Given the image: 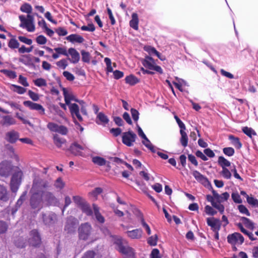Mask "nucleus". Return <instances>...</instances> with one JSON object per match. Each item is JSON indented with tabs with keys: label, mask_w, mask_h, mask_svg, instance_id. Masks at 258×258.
<instances>
[{
	"label": "nucleus",
	"mask_w": 258,
	"mask_h": 258,
	"mask_svg": "<svg viewBox=\"0 0 258 258\" xmlns=\"http://www.w3.org/2000/svg\"><path fill=\"white\" fill-rule=\"evenodd\" d=\"M20 10L24 13H27V17L24 15L19 16L21 23L20 27L26 29L28 32H33L35 30L34 18L33 15H30L32 11L31 6L25 3L21 6Z\"/></svg>",
	"instance_id": "obj_1"
},
{
	"label": "nucleus",
	"mask_w": 258,
	"mask_h": 258,
	"mask_svg": "<svg viewBox=\"0 0 258 258\" xmlns=\"http://www.w3.org/2000/svg\"><path fill=\"white\" fill-rule=\"evenodd\" d=\"M42 181L35 179L31 189L32 196L30 198V206L32 209L39 210L43 206L41 194Z\"/></svg>",
	"instance_id": "obj_2"
},
{
	"label": "nucleus",
	"mask_w": 258,
	"mask_h": 258,
	"mask_svg": "<svg viewBox=\"0 0 258 258\" xmlns=\"http://www.w3.org/2000/svg\"><path fill=\"white\" fill-rule=\"evenodd\" d=\"M115 243L117 245L118 250L124 255V258H135L134 250L128 246L125 240L118 238L116 239Z\"/></svg>",
	"instance_id": "obj_3"
},
{
	"label": "nucleus",
	"mask_w": 258,
	"mask_h": 258,
	"mask_svg": "<svg viewBox=\"0 0 258 258\" xmlns=\"http://www.w3.org/2000/svg\"><path fill=\"white\" fill-rule=\"evenodd\" d=\"M228 242L233 245L234 250H236V245H241L244 242V237L239 233L234 232L232 234H229L227 237Z\"/></svg>",
	"instance_id": "obj_4"
},
{
	"label": "nucleus",
	"mask_w": 258,
	"mask_h": 258,
	"mask_svg": "<svg viewBox=\"0 0 258 258\" xmlns=\"http://www.w3.org/2000/svg\"><path fill=\"white\" fill-rule=\"evenodd\" d=\"M92 230V227L89 223L81 224L78 229L79 238L83 240H87L91 235Z\"/></svg>",
	"instance_id": "obj_5"
},
{
	"label": "nucleus",
	"mask_w": 258,
	"mask_h": 258,
	"mask_svg": "<svg viewBox=\"0 0 258 258\" xmlns=\"http://www.w3.org/2000/svg\"><path fill=\"white\" fill-rule=\"evenodd\" d=\"M142 63L145 68L149 70L155 71L161 74H163L162 68L160 66H156L154 59L150 56H146L143 60Z\"/></svg>",
	"instance_id": "obj_6"
},
{
	"label": "nucleus",
	"mask_w": 258,
	"mask_h": 258,
	"mask_svg": "<svg viewBox=\"0 0 258 258\" xmlns=\"http://www.w3.org/2000/svg\"><path fill=\"white\" fill-rule=\"evenodd\" d=\"M88 150V148L86 145H81L77 142H74L70 147L71 152L75 156H84L83 151H87Z\"/></svg>",
	"instance_id": "obj_7"
},
{
	"label": "nucleus",
	"mask_w": 258,
	"mask_h": 258,
	"mask_svg": "<svg viewBox=\"0 0 258 258\" xmlns=\"http://www.w3.org/2000/svg\"><path fill=\"white\" fill-rule=\"evenodd\" d=\"M23 173L21 170L16 171L12 177L10 186L13 192H16L21 182Z\"/></svg>",
	"instance_id": "obj_8"
},
{
	"label": "nucleus",
	"mask_w": 258,
	"mask_h": 258,
	"mask_svg": "<svg viewBox=\"0 0 258 258\" xmlns=\"http://www.w3.org/2000/svg\"><path fill=\"white\" fill-rule=\"evenodd\" d=\"M137 138V135L133 131H129L122 134V142L126 146L131 147Z\"/></svg>",
	"instance_id": "obj_9"
},
{
	"label": "nucleus",
	"mask_w": 258,
	"mask_h": 258,
	"mask_svg": "<svg viewBox=\"0 0 258 258\" xmlns=\"http://www.w3.org/2000/svg\"><path fill=\"white\" fill-rule=\"evenodd\" d=\"M42 184L41 194L44 200L50 205L57 206L59 203L58 200L52 193L48 191H44L43 188L44 187V184L42 182Z\"/></svg>",
	"instance_id": "obj_10"
},
{
	"label": "nucleus",
	"mask_w": 258,
	"mask_h": 258,
	"mask_svg": "<svg viewBox=\"0 0 258 258\" xmlns=\"http://www.w3.org/2000/svg\"><path fill=\"white\" fill-rule=\"evenodd\" d=\"M42 217L45 225L50 226L54 224L57 221L56 215L52 212L42 214Z\"/></svg>",
	"instance_id": "obj_11"
},
{
	"label": "nucleus",
	"mask_w": 258,
	"mask_h": 258,
	"mask_svg": "<svg viewBox=\"0 0 258 258\" xmlns=\"http://www.w3.org/2000/svg\"><path fill=\"white\" fill-rule=\"evenodd\" d=\"M207 225L211 227L213 231H219L221 228V221L219 219L214 217L207 218L206 219Z\"/></svg>",
	"instance_id": "obj_12"
},
{
	"label": "nucleus",
	"mask_w": 258,
	"mask_h": 258,
	"mask_svg": "<svg viewBox=\"0 0 258 258\" xmlns=\"http://www.w3.org/2000/svg\"><path fill=\"white\" fill-rule=\"evenodd\" d=\"M29 242L32 246H36L41 243L40 235L36 230H33L30 232Z\"/></svg>",
	"instance_id": "obj_13"
},
{
	"label": "nucleus",
	"mask_w": 258,
	"mask_h": 258,
	"mask_svg": "<svg viewBox=\"0 0 258 258\" xmlns=\"http://www.w3.org/2000/svg\"><path fill=\"white\" fill-rule=\"evenodd\" d=\"M23 104L30 109L38 111L41 114H45V109L39 104L34 103L31 101H25L23 102Z\"/></svg>",
	"instance_id": "obj_14"
},
{
	"label": "nucleus",
	"mask_w": 258,
	"mask_h": 258,
	"mask_svg": "<svg viewBox=\"0 0 258 258\" xmlns=\"http://www.w3.org/2000/svg\"><path fill=\"white\" fill-rule=\"evenodd\" d=\"M78 224V220L70 216L68 218L66 224L65 225L64 229L68 232L71 233L74 231L75 226Z\"/></svg>",
	"instance_id": "obj_15"
},
{
	"label": "nucleus",
	"mask_w": 258,
	"mask_h": 258,
	"mask_svg": "<svg viewBox=\"0 0 258 258\" xmlns=\"http://www.w3.org/2000/svg\"><path fill=\"white\" fill-rule=\"evenodd\" d=\"M12 169L11 164L7 161H3L0 163V175L3 176H8Z\"/></svg>",
	"instance_id": "obj_16"
},
{
	"label": "nucleus",
	"mask_w": 258,
	"mask_h": 258,
	"mask_svg": "<svg viewBox=\"0 0 258 258\" xmlns=\"http://www.w3.org/2000/svg\"><path fill=\"white\" fill-rule=\"evenodd\" d=\"M71 114L72 117L75 119V117L80 121H83V118L80 114V109L78 105L76 103H72L69 106Z\"/></svg>",
	"instance_id": "obj_17"
},
{
	"label": "nucleus",
	"mask_w": 258,
	"mask_h": 258,
	"mask_svg": "<svg viewBox=\"0 0 258 258\" xmlns=\"http://www.w3.org/2000/svg\"><path fill=\"white\" fill-rule=\"evenodd\" d=\"M19 133L14 130L10 131L6 134L5 139L11 143H15L19 139Z\"/></svg>",
	"instance_id": "obj_18"
},
{
	"label": "nucleus",
	"mask_w": 258,
	"mask_h": 258,
	"mask_svg": "<svg viewBox=\"0 0 258 258\" xmlns=\"http://www.w3.org/2000/svg\"><path fill=\"white\" fill-rule=\"evenodd\" d=\"M127 236L131 239H140L143 236V230L141 229H136L126 232Z\"/></svg>",
	"instance_id": "obj_19"
},
{
	"label": "nucleus",
	"mask_w": 258,
	"mask_h": 258,
	"mask_svg": "<svg viewBox=\"0 0 258 258\" xmlns=\"http://www.w3.org/2000/svg\"><path fill=\"white\" fill-rule=\"evenodd\" d=\"M55 53H52V57L54 59H57L60 55L68 56V53L66 47H55L54 48Z\"/></svg>",
	"instance_id": "obj_20"
},
{
	"label": "nucleus",
	"mask_w": 258,
	"mask_h": 258,
	"mask_svg": "<svg viewBox=\"0 0 258 258\" xmlns=\"http://www.w3.org/2000/svg\"><path fill=\"white\" fill-rule=\"evenodd\" d=\"M68 53L71 56V59H70L71 62L76 63L79 61L80 58L79 53L75 48H69Z\"/></svg>",
	"instance_id": "obj_21"
},
{
	"label": "nucleus",
	"mask_w": 258,
	"mask_h": 258,
	"mask_svg": "<svg viewBox=\"0 0 258 258\" xmlns=\"http://www.w3.org/2000/svg\"><path fill=\"white\" fill-rule=\"evenodd\" d=\"M192 175L195 179L199 182L206 184L208 182V180L206 177L202 175L200 172L197 170H194L192 171Z\"/></svg>",
	"instance_id": "obj_22"
},
{
	"label": "nucleus",
	"mask_w": 258,
	"mask_h": 258,
	"mask_svg": "<svg viewBox=\"0 0 258 258\" xmlns=\"http://www.w3.org/2000/svg\"><path fill=\"white\" fill-rule=\"evenodd\" d=\"M2 118L0 123L2 125L10 126L16 124V120L10 115L3 116Z\"/></svg>",
	"instance_id": "obj_23"
},
{
	"label": "nucleus",
	"mask_w": 258,
	"mask_h": 258,
	"mask_svg": "<svg viewBox=\"0 0 258 258\" xmlns=\"http://www.w3.org/2000/svg\"><path fill=\"white\" fill-rule=\"evenodd\" d=\"M63 95L66 104L69 105V106L71 104L70 103L71 101H78V100L75 98V96L72 94L68 93L65 88H63Z\"/></svg>",
	"instance_id": "obj_24"
},
{
	"label": "nucleus",
	"mask_w": 258,
	"mask_h": 258,
	"mask_svg": "<svg viewBox=\"0 0 258 258\" xmlns=\"http://www.w3.org/2000/svg\"><path fill=\"white\" fill-rule=\"evenodd\" d=\"M6 152L8 155L17 161H19V158L18 154L15 152L14 148L11 145H8L6 146Z\"/></svg>",
	"instance_id": "obj_25"
},
{
	"label": "nucleus",
	"mask_w": 258,
	"mask_h": 258,
	"mask_svg": "<svg viewBox=\"0 0 258 258\" xmlns=\"http://www.w3.org/2000/svg\"><path fill=\"white\" fill-rule=\"evenodd\" d=\"M66 39L67 40L73 43L77 42L81 43L83 42L84 41V39L83 38V37L78 34H76L70 35L69 36L67 37Z\"/></svg>",
	"instance_id": "obj_26"
},
{
	"label": "nucleus",
	"mask_w": 258,
	"mask_h": 258,
	"mask_svg": "<svg viewBox=\"0 0 258 258\" xmlns=\"http://www.w3.org/2000/svg\"><path fill=\"white\" fill-rule=\"evenodd\" d=\"M139 18L137 13H134L132 15V19L130 21V26L134 29L138 30Z\"/></svg>",
	"instance_id": "obj_27"
},
{
	"label": "nucleus",
	"mask_w": 258,
	"mask_h": 258,
	"mask_svg": "<svg viewBox=\"0 0 258 258\" xmlns=\"http://www.w3.org/2000/svg\"><path fill=\"white\" fill-rule=\"evenodd\" d=\"M94 214L97 220L101 223H103L105 222V219L99 212V208L95 204L93 205Z\"/></svg>",
	"instance_id": "obj_28"
},
{
	"label": "nucleus",
	"mask_w": 258,
	"mask_h": 258,
	"mask_svg": "<svg viewBox=\"0 0 258 258\" xmlns=\"http://www.w3.org/2000/svg\"><path fill=\"white\" fill-rule=\"evenodd\" d=\"M237 227L240 229V231L242 232L245 235L248 236L249 238L252 240H255L256 239V238L254 237V235L252 232H248L247 230H246L245 228H244L242 224L241 223H239L237 224Z\"/></svg>",
	"instance_id": "obj_29"
},
{
	"label": "nucleus",
	"mask_w": 258,
	"mask_h": 258,
	"mask_svg": "<svg viewBox=\"0 0 258 258\" xmlns=\"http://www.w3.org/2000/svg\"><path fill=\"white\" fill-rule=\"evenodd\" d=\"M240 221L245 226V227L251 230H253L254 228V223L248 218L244 217L240 218Z\"/></svg>",
	"instance_id": "obj_30"
},
{
	"label": "nucleus",
	"mask_w": 258,
	"mask_h": 258,
	"mask_svg": "<svg viewBox=\"0 0 258 258\" xmlns=\"http://www.w3.org/2000/svg\"><path fill=\"white\" fill-rule=\"evenodd\" d=\"M218 164L221 167L222 169H223V167L227 168L228 167H231V162L229 161L228 160L225 159L223 156H219L218 159Z\"/></svg>",
	"instance_id": "obj_31"
},
{
	"label": "nucleus",
	"mask_w": 258,
	"mask_h": 258,
	"mask_svg": "<svg viewBox=\"0 0 258 258\" xmlns=\"http://www.w3.org/2000/svg\"><path fill=\"white\" fill-rule=\"evenodd\" d=\"M232 172L231 171V167L230 169L227 168L223 167L222 170L220 172V175L226 179H230L232 177Z\"/></svg>",
	"instance_id": "obj_32"
},
{
	"label": "nucleus",
	"mask_w": 258,
	"mask_h": 258,
	"mask_svg": "<svg viewBox=\"0 0 258 258\" xmlns=\"http://www.w3.org/2000/svg\"><path fill=\"white\" fill-rule=\"evenodd\" d=\"M185 130H180V134L181 135L180 142L182 146L184 147H186L188 144V137L185 132Z\"/></svg>",
	"instance_id": "obj_33"
},
{
	"label": "nucleus",
	"mask_w": 258,
	"mask_h": 258,
	"mask_svg": "<svg viewBox=\"0 0 258 258\" xmlns=\"http://www.w3.org/2000/svg\"><path fill=\"white\" fill-rule=\"evenodd\" d=\"M0 200L6 202L9 200L7 189L2 185H0Z\"/></svg>",
	"instance_id": "obj_34"
},
{
	"label": "nucleus",
	"mask_w": 258,
	"mask_h": 258,
	"mask_svg": "<svg viewBox=\"0 0 258 258\" xmlns=\"http://www.w3.org/2000/svg\"><path fill=\"white\" fill-rule=\"evenodd\" d=\"M97 119L100 121V122L98 121H97L98 124H105L109 122V119L107 116L102 112H99L98 114Z\"/></svg>",
	"instance_id": "obj_35"
},
{
	"label": "nucleus",
	"mask_w": 258,
	"mask_h": 258,
	"mask_svg": "<svg viewBox=\"0 0 258 258\" xmlns=\"http://www.w3.org/2000/svg\"><path fill=\"white\" fill-rule=\"evenodd\" d=\"M125 82L130 85H134L139 82V80L134 75H130L125 77Z\"/></svg>",
	"instance_id": "obj_36"
},
{
	"label": "nucleus",
	"mask_w": 258,
	"mask_h": 258,
	"mask_svg": "<svg viewBox=\"0 0 258 258\" xmlns=\"http://www.w3.org/2000/svg\"><path fill=\"white\" fill-rule=\"evenodd\" d=\"M228 138L231 141L232 144L235 147V148L240 149L242 145L238 138L235 137L233 135H230Z\"/></svg>",
	"instance_id": "obj_37"
},
{
	"label": "nucleus",
	"mask_w": 258,
	"mask_h": 258,
	"mask_svg": "<svg viewBox=\"0 0 258 258\" xmlns=\"http://www.w3.org/2000/svg\"><path fill=\"white\" fill-rule=\"evenodd\" d=\"M54 143L58 148H61L63 144L66 143V140L64 139L60 138L57 136H54L53 138Z\"/></svg>",
	"instance_id": "obj_38"
},
{
	"label": "nucleus",
	"mask_w": 258,
	"mask_h": 258,
	"mask_svg": "<svg viewBox=\"0 0 258 258\" xmlns=\"http://www.w3.org/2000/svg\"><path fill=\"white\" fill-rule=\"evenodd\" d=\"M242 132L250 138H252V136H256V132L250 127L247 126L243 127L242 129Z\"/></svg>",
	"instance_id": "obj_39"
},
{
	"label": "nucleus",
	"mask_w": 258,
	"mask_h": 258,
	"mask_svg": "<svg viewBox=\"0 0 258 258\" xmlns=\"http://www.w3.org/2000/svg\"><path fill=\"white\" fill-rule=\"evenodd\" d=\"M92 161L94 164H97L99 166H103L105 165L106 160L100 157L95 156L92 158Z\"/></svg>",
	"instance_id": "obj_40"
},
{
	"label": "nucleus",
	"mask_w": 258,
	"mask_h": 258,
	"mask_svg": "<svg viewBox=\"0 0 258 258\" xmlns=\"http://www.w3.org/2000/svg\"><path fill=\"white\" fill-rule=\"evenodd\" d=\"M142 143L151 152L153 153L156 152L155 147L152 144L148 138H146L145 140L144 139V140L142 141Z\"/></svg>",
	"instance_id": "obj_41"
},
{
	"label": "nucleus",
	"mask_w": 258,
	"mask_h": 258,
	"mask_svg": "<svg viewBox=\"0 0 258 258\" xmlns=\"http://www.w3.org/2000/svg\"><path fill=\"white\" fill-rule=\"evenodd\" d=\"M20 44L15 38H11L9 43L8 46L11 49L19 48Z\"/></svg>",
	"instance_id": "obj_42"
},
{
	"label": "nucleus",
	"mask_w": 258,
	"mask_h": 258,
	"mask_svg": "<svg viewBox=\"0 0 258 258\" xmlns=\"http://www.w3.org/2000/svg\"><path fill=\"white\" fill-rule=\"evenodd\" d=\"M60 126V125H58L57 124L53 123V122H49L47 125V128L50 131L53 132H56V133L58 132V131L59 129Z\"/></svg>",
	"instance_id": "obj_43"
},
{
	"label": "nucleus",
	"mask_w": 258,
	"mask_h": 258,
	"mask_svg": "<svg viewBox=\"0 0 258 258\" xmlns=\"http://www.w3.org/2000/svg\"><path fill=\"white\" fill-rule=\"evenodd\" d=\"M12 88L14 92L19 94H23L26 92V89L16 85H12Z\"/></svg>",
	"instance_id": "obj_44"
},
{
	"label": "nucleus",
	"mask_w": 258,
	"mask_h": 258,
	"mask_svg": "<svg viewBox=\"0 0 258 258\" xmlns=\"http://www.w3.org/2000/svg\"><path fill=\"white\" fill-rule=\"evenodd\" d=\"M73 200L80 208L86 202L84 199L78 196H74Z\"/></svg>",
	"instance_id": "obj_45"
},
{
	"label": "nucleus",
	"mask_w": 258,
	"mask_h": 258,
	"mask_svg": "<svg viewBox=\"0 0 258 258\" xmlns=\"http://www.w3.org/2000/svg\"><path fill=\"white\" fill-rule=\"evenodd\" d=\"M80 208L82 209L83 212L86 213L87 215H92V211L87 202H86Z\"/></svg>",
	"instance_id": "obj_46"
},
{
	"label": "nucleus",
	"mask_w": 258,
	"mask_h": 258,
	"mask_svg": "<svg viewBox=\"0 0 258 258\" xmlns=\"http://www.w3.org/2000/svg\"><path fill=\"white\" fill-rule=\"evenodd\" d=\"M34 84L39 87L47 86L46 81L43 78H38L34 81Z\"/></svg>",
	"instance_id": "obj_47"
},
{
	"label": "nucleus",
	"mask_w": 258,
	"mask_h": 258,
	"mask_svg": "<svg viewBox=\"0 0 258 258\" xmlns=\"http://www.w3.org/2000/svg\"><path fill=\"white\" fill-rule=\"evenodd\" d=\"M82 59L85 62H89L90 60V55L88 52L85 50L81 51Z\"/></svg>",
	"instance_id": "obj_48"
},
{
	"label": "nucleus",
	"mask_w": 258,
	"mask_h": 258,
	"mask_svg": "<svg viewBox=\"0 0 258 258\" xmlns=\"http://www.w3.org/2000/svg\"><path fill=\"white\" fill-rule=\"evenodd\" d=\"M56 66L63 70L65 69L68 65L67 60L66 59H62L56 62Z\"/></svg>",
	"instance_id": "obj_49"
},
{
	"label": "nucleus",
	"mask_w": 258,
	"mask_h": 258,
	"mask_svg": "<svg viewBox=\"0 0 258 258\" xmlns=\"http://www.w3.org/2000/svg\"><path fill=\"white\" fill-rule=\"evenodd\" d=\"M158 236L157 235L150 237L148 240V243L152 246H155L157 244Z\"/></svg>",
	"instance_id": "obj_50"
},
{
	"label": "nucleus",
	"mask_w": 258,
	"mask_h": 258,
	"mask_svg": "<svg viewBox=\"0 0 258 258\" xmlns=\"http://www.w3.org/2000/svg\"><path fill=\"white\" fill-rule=\"evenodd\" d=\"M81 29L82 31H87L89 32H93L95 30V27L93 23H90L87 26H83Z\"/></svg>",
	"instance_id": "obj_51"
},
{
	"label": "nucleus",
	"mask_w": 258,
	"mask_h": 258,
	"mask_svg": "<svg viewBox=\"0 0 258 258\" xmlns=\"http://www.w3.org/2000/svg\"><path fill=\"white\" fill-rule=\"evenodd\" d=\"M246 200L249 204L258 207V200L257 199L247 196Z\"/></svg>",
	"instance_id": "obj_52"
},
{
	"label": "nucleus",
	"mask_w": 258,
	"mask_h": 258,
	"mask_svg": "<svg viewBox=\"0 0 258 258\" xmlns=\"http://www.w3.org/2000/svg\"><path fill=\"white\" fill-rule=\"evenodd\" d=\"M223 153L228 156H232L235 153L234 149L232 147H226L223 149Z\"/></svg>",
	"instance_id": "obj_53"
},
{
	"label": "nucleus",
	"mask_w": 258,
	"mask_h": 258,
	"mask_svg": "<svg viewBox=\"0 0 258 258\" xmlns=\"http://www.w3.org/2000/svg\"><path fill=\"white\" fill-rule=\"evenodd\" d=\"M205 212L207 215L214 216L217 213V211H215L212 207L207 205L205 208Z\"/></svg>",
	"instance_id": "obj_54"
},
{
	"label": "nucleus",
	"mask_w": 258,
	"mask_h": 258,
	"mask_svg": "<svg viewBox=\"0 0 258 258\" xmlns=\"http://www.w3.org/2000/svg\"><path fill=\"white\" fill-rule=\"evenodd\" d=\"M1 72H3L4 74H5L8 77H9L12 79H14L17 77L16 73L13 71H10V70H2Z\"/></svg>",
	"instance_id": "obj_55"
},
{
	"label": "nucleus",
	"mask_w": 258,
	"mask_h": 258,
	"mask_svg": "<svg viewBox=\"0 0 258 258\" xmlns=\"http://www.w3.org/2000/svg\"><path fill=\"white\" fill-rule=\"evenodd\" d=\"M231 197L233 201L238 204L242 203V200L238 192H233L232 194Z\"/></svg>",
	"instance_id": "obj_56"
},
{
	"label": "nucleus",
	"mask_w": 258,
	"mask_h": 258,
	"mask_svg": "<svg viewBox=\"0 0 258 258\" xmlns=\"http://www.w3.org/2000/svg\"><path fill=\"white\" fill-rule=\"evenodd\" d=\"M238 209L239 212L246 216H249L250 214L248 211V209L243 205H240L238 206Z\"/></svg>",
	"instance_id": "obj_57"
},
{
	"label": "nucleus",
	"mask_w": 258,
	"mask_h": 258,
	"mask_svg": "<svg viewBox=\"0 0 258 258\" xmlns=\"http://www.w3.org/2000/svg\"><path fill=\"white\" fill-rule=\"evenodd\" d=\"M231 171L233 173L234 177L240 180V181H242L243 179L241 177V176L237 173V169L236 168V166L233 164V165L231 167Z\"/></svg>",
	"instance_id": "obj_58"
},
{
	"label": "nucleus",
	"mask_w": 258,
	"mask_h": 258,
	"mask_svg": "<svg viewBox=\"0 0 258 258\" xmlns=\"http://www.w3.org/2000/svg\"><path fill=\"white\" fill-rule=\"evenodd\" d=\"M36 41L37 43L40 45H44L47 42L46 38L43 35H39L36 38Z\"/></svg>",
	"instance_id": "obj_59"
},
{
	"label": "nucleus",
	"mask_w": 258,
	"mask_h": 258,
	"mask_svg": "<svg viewBox=\"0 0 258 258\" xmlns=\"http://www.w3.org/2000/svg\"><path fill=\"white\" fill-rule=\"evenodd\" d=\"M212 206L217 209L220 212V213H223L225 208L224 206L223 205H222L220 203H218L217 202H215L214 204H213Z\"/></svg>",
	"instance_id": "obj_60"
},
{
	"label": "nucleus",
	"mask_w": 258,
	"mask_h": 258,
	"mask_svg": "<svg viewBox=\"0 0 258 258\" xmlns=\"http://www.w3.org/2000/svg\"><path fill=\"white\" fill-rule=\"evenodd\" d=\"M33 49V46L27 48L24 45H22L21 47L19 48L18 51L20 53H24L25 52H30Z\"/></svg>",
	"instance_id": "obj_61"
},
{
	"label": "nucleus",
	"mask_w": 258,
	"mask_h": 258,
	"mask_svg": "<svg viewBox=\"0 0 258 258\" xmlns=\"http://www.w3.org/2000/svg\"><path fill=\"white\" fill-rule=\"evenodd\" d=\"M104 62H105L107 67V71L108 72H112L113 68L111 66V61L110 58L105 57L104 58Z\"/></svg>",
	"instance_id": "obj_62"
},
{
	"label": "nucleus",
	"mask_w": 258,
	"mask_h": 258,
	"mask_svg": "<svg viewBox=\"0 0 258 258\" xmlns=\"http://www.w3.org/2000/svg\"><path fill=\"white\" fill-rule=\"evenodd\" d=\"M102 192V189L100 187H97L95 189L91 192L90 194L95 199H97V196Z\"/></svg>",
	"instance_id": "obj_63"
},
{
	"label": "nucleus",
	"mask_w": 258,
	"mask_h": 258,
	"mask_svg": "<svg viewBox=\"0 0 258 258\" xmlns=\"http://www.w3.org/2000/svg\"><path fill=\"white\" fill-rule=\"evenodd\" d=\"M63 75L69 81H72L75 79L74 76L68 71H64Z\"/></svg>",
	"instance_id": "obj_64"
}]
</instances>
